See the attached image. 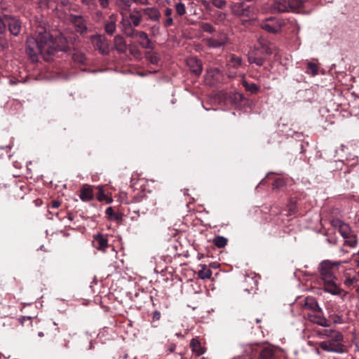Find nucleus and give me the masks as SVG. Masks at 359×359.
I'll list each match as a JSON object with an SVG mask.
<instances>
[{"label":"nucleus","mask_w":359,"mask_h":359,"mask_svg":"<svg viewBox=\"0 0 359 359\" xmlns=\"http://www.w3.org/2000/svg\"><path fill=\"white\" fill-rule=\"evenodd\" d=\"M339 231L344 238H348L353 233L348 224L341 222L339 225Z\"/></svg>","instance_id":"obj_20"},{"label":"nucleus","mask_w":359,"mask_h":359,"mask_svg":"<svg viewBox=\"0 0 359 359\" xmlns=\"http://www.w3.org/2000/svg\"><path fill=\"white\" fill-rule=\"evenodd\" d=\"M344 239V243L351 248H354L357 245L356 236L352 233L351 235Z\"/></svg>","instance_id":"obj_26"},{"label":"nucleus","mask_w":359,"mask_h":359,"mask_svg":"<svg viewBox=\"0 0 359 359\" xmlns=\"http://www.w3.org/2000/svg\"><path fill=\"white\" fill-rule=\"evenodd\" d=\"M131 53L135 55H140V53L138 51V50H131Z\"/></svg>","instance_id":"obj_45"},{"label":"nucleus","mask_w":359,"mask_h":359,"mask_svg":"<svg viewBox=\"0 0 359 359\" xmlns=\"http://www.w3.org/2000/svg\"><path fill=\"white\" fill-rule=\"evenodd\" d=\"M60 2L63 6L69 5V0H60Z\"/></svg>","instance_id":"obj_44"},{"label":"nucleus","mask_w":359,"mask_h":359,"mask_svg":"<svg viewBox=\"0 0 359 359\" xmlns=\"http://www.w3.org/2000/svg\"><path fill=\"white\" fill-rule=\"evenodd\" d=\"M213 243L217 248H222L226 245L227 239L223 236H218L213 239Z\"/></svg>","instance_id":"obj_25"},{"label":"nucleus","mask_w":359,"mask_h":359,"mask_svg":"<svg viewBox=\"0 0 359 359\" xmlns=\"http://www.w3.org/2000/svg\"><path fill=\"white\" fill-rule=\"evenodd\" d=\"M99 1V3L100 4V6L105 8H107L108 6H109V0H98Z\"/></svg>","instance_id":"obj_34"},{"label":"nucleus","mask_w":359,"mask_h":359,"mask_svg":"<svg viewBox=\"0 0 359 359\" xmlns=\"http://www.w3.org/2000/svg\"><path fill=\"white\" fill-rule=\"evenodd\" d=\"M93 243L95 248L100 251L105 252L107 248H108V240L107 236L98 233L95 235L93 237Z\"/></svg>","instance_id":"obj_8"},{"label":"nucleus","mask_w":359,"mask_h":359,"mask_svg":"<svg viewBox=\"0 0 359 359\" xmlns=\"http://www.w3.org/2000/svg\"><path fill=\"white\" fill-rule=\"evenodd\" d=\"M316 353H317L318 355H320V351H319L318 349H316Z\"/></svg>","instance_id":"obj_50"},{"label":"nucleus","mask_w":359,"mask_h":359,"mask_svg":"<svg viewBox=\"0 0 359 359\" xmlns=\"http://www.w3.org/2000/svg\"><path fill=\"white\" fill-rule=\"evenodd\" d=\"M6 26H7V22H6V16H4L3 18H0V34L5 32Z\"/></svg>","instance_id":"obj_31"},{"label":"nucleus","mask_w":359,"mask_h":359,"mask_svg":"<svg viewBox=\"0 0 359 359\" xmlns=\"http://www.w3.org/2000/svg\"><path fill=\"white\" fill-rule=\"evenodd\" d=\"M304 307V309L310 310L311 311V313L316 311H318L319 313L321 312V309L318 302L314 298L311 297H308L305 299Z\"/></svg>","instance_id":"obj_13"},{"label":"nucleus","mask_w":359,"mask_h":359,"mask_svg":"<svg viewBox=\"0 0 359 359\" xmlns=\"http://www.w3.org/2000/svg\"><path fill=\"white\" fill-rule=\"evenodd\" d=\"M226 41H227V38L225 34H222L219 36V39H208V41H207L208 45L212 48L220 47V46H223L224 44H225L226 43Z\"/></svg>","instance_id":"obj_15"},{"label":"nucleus","mask_w":359,"mask_h":359,"mask_svg":"<svg viewBox=\"0 0 359 359\" xmlns=\"http://www.w3.org/2000/svg\"><path fill=\"white\" fill-rule=\"evenodd\" d=\"M187 65L192 72L196 75H199L202 72V64L200 60L196 57H190L187 60Z\"/></svg>","instance_id":"obj_12"},{"label":"nucleus","mask_w":359,"mask_h":359,"mask_svg":"<svg viewBox=\"0 0 359 359\" xmlns=\"http://www.w3.org/2000/svg\"><path fill=\"white\" fill-rule=\"evenodd\" d=\"M279 12H285L286 11L285 8H278Z\"/></svg>","instance_id":"obj_46"},{"label":"nucleus","mask_w":359,"mask_h":359,"mask_svg":"<svg viewBox=\"0 0 359 359\" xmlns=\"http://www.w3.org/2000/svg\"><path fill=\"white\" fill-rule=\"evenodd\" d=\"M6 22L11 34L18 36L21 30V24L19 20L11 16H6Z\"/></svg>","instance_id":"obj_7"},{"label":"nucleus","mask_w":359,"mask_h":359,"mask_svg":"<svg viewBox=\"0 0 359 359\" xmlns=\"http://www.w3.org/2000/svg\"><path fill=\"white\" fill-rule=\"evenodd\" d=\"M283 25V20L276 18H270L262 22L261 27L268 32L276 34L280 32Z\"/></svg>","instance_id":"obj_4"},{"label":"nucleus","mask_w":359,"mask_h":359,"mask_svg":"<svg viewBox=\"0 0 359 359\" xmlns=\"http://www.w3.org/2000/svg\"><path fill=\"white\" fill-rule=\"evenodd\" d=\"M212 4L217 8H222L225 5L224 0H212Z\"/></svg>","instance_id":"obj_32"},{"label":"nucleus","mask_w":359,"mask_h":359,"mask_svg":"<svg viewBox=\"0 0 359 359\" xmlns=\"http://www.w3.org/2000/svg\"><path fill=\"white\" fill-rule=\"evenodd\" d=\"M201 28L205 32L212 33L214 31L212 26L209 23H203Z\"/></svg>","instance_id":"obj_30"},{"label":"nucleus","mask_w":359,"mask_h":359,"mask_svg":"<svg viewBox=\"0 0 359 359\" xmlns=\"http://www.w3.org/2000/svg\"><path fill=\"white\" fill-rule=\"evenodd\" d=\"M91 42L93 46L102 53L105 54L108 52V43L104 36L100 35L93 36L91 38Z\"/></svg>","instance_id":"obj_6"},{"label":"nucleus","mask_w":359,"mask_h":359,"mask_svg":"<svg viewBox=\"0 0 359 359\" xmlns=\"http://www.w3.org/2000/svg\"><path fill=\"white\" fill-rule=\"evenodd\" d=\"M146 57L152 64H157L159 60L158 55L152 52H147L146 54Z\"/></svg>","instance_id":"obj_28"},{"label":"nucleus","mask_w":359,"mask_h":359,"mask_svg":"<svg viewBox=\"0 0 359 359\" xmlns=\"http://www.w3.org/2000/svg\"><path fill=\"white\" fill-rule=\"evenodd\" d=\"M114 43L116 49L119 52H123L126 50V43L122 36H116L114 38Z\"/></svg>","instance_id":"obj_22"},{"label":"nucleus","mask_w":359,"mask_h":359,"mask_svg":"<svg viewBox=\"0 0 359 359\" xmlns=\"http://www.w3.org/2000/svg\"><path fill=\"white\" fill-rule=\"evenodd\" d=\"M78 22L82 21V18L81 17H79L77 18Z\"/></svg>","instance_id":"obj_51"},{"label":"nucleus","mask_w":359,"mask_h":359,"mask_svg":"<svg viewBox=\"0 0 359 359\" xmlns=\"http://www.w3.org/2000/svg\"><path fill=\"white\" fill-rule=\"evenodd\" d=\"M253 63H255L257 66H262L264 64V60L262 57H257Z\"/></svg>","instance_id":"obj_36"},{"label":"nucleus","mask_w":359,"mask_h":359,"mask_svg":"<svg viewBox=\"0 0 359 359\" xmlns=\"http://www.w3.org/2000/svg\"><path fill=\"white\" fill-rule=\"evenodd\" d=\"M81 2L87 6H91L94 4V0H81Z\"/></svg>","instance_id":"obj_38"},{"label":"nucleus","mask_w":359,"mask_h":359,"mask_svg":"<svg viewBox=\"0 0 359 359\" xmlns=\"http://www.w3.org/2000/svg\"><path fill=\"white\" fill-rule=\"evenodd\" d=\"M60 203L58 201H53L52 202V207L54 208H57L60 206Z\"/></svg>","instance_id":"obj_42"},{"label":"nucleus","mask_w":359,"mask_h":359,"mask_svg":"<svg viewBox=\"0 0 359 359\" xmlns=\"http://www.w3.org/2000/svg\"><path fill=\"white\" fill-rule=\"evenodd\" d=\"M38 335H39V337H43V332H39Z\"/></svg>","instance_id":"obj_48"},{"label":"nucleus","mask_w":359,"mask_h":359,"mask_svg":"<svg viewBox=\"0 0 359 359\" xmlns=\"http://www.w3.org/2000/svg\"><path fill=\"white\" fill-rule=\"evenodd\" d=\"M307 72L313 76L318 74V68L317 65L312 62H309L307 65Z\"/></svg>","instance_id":"obj_29"},{"label":"nucleus","mask_w":359,"mask_h":359,"mask_svg":"<svg viewBox=\"0 0 359 359\" xmlns=\"http://www.w3.org/2000/svg\"><path fill=\"white\" fill-rule=\"evenodd\" d=\"M161 314L159 312L156 311L154 314V319L158 320L160 318Z\"/></svg>","instance_id":"obj_43"},{"label":"nucleus","mask_w":359,"mask_h":359,"mask_svg":"<svg viewBox=\"0 0 359 359\" xmlns=\"http://www.w3.org/2000/svg\"><path fill=\"white\" fill-rule=\"evenodd\" d=\"M198 276L201 279H209L212 276V271L205 265H203L198 272Z\"/></svg>","instance_id":"obj_21"},{"label":"nucleus","mask_w":359,"mask_h":359,"mask_svg":"<svg viewBox=\"0 0 359 359\" xmlns=\"http://www.w3.org/2000/svg\"><path fill=\"white\" fill-rule=\"evenodd\" d=\"M241 64H242V60L241 57H236V56H231L229 66L230 67H232L233 68L237 69L241 66Z\"/></svg>","instance_id":"obj_27"},{"label":"nucleus","mask_w":359,"mask_h":359,"mask_svg":"<svg viewBox=\"0 0 359 359\" xmlns=\"http://www.w3.org/2000/svg\"><path fill=\"white\" fill-rule=\"evenodd\" d=\"M341 262L323 260L318 266V271L323 282L325 291L333 295L341 294V289L337 283V275Z\"/></svg>","instance_id":"obj_2"},{"label":"nucleus","mask_w":359,"mask_h":359,"mask_svg":"<svg viewBox=\"0 0 359 359\" xmlns=\"http://www.w3.org/2000/svg\"><path fill=\"white\" fill-rule=\"evenodd\" d=\"M173 11L171 8L166 7L163 10V18L162 20V25L167 28L174 25V17L172 15Z\"/></svg>","instance_id":"obj_11"},{"label":"nucleus","mask_w":359,"mask_h":359,"mask_svg":"<svg viewBox=\"0 0 359 359\" xmlns=\"http://www.w3.org/2000/svg\"><path fill=\"white\" fill-rule=\"evenodd\" d=\"M212 72L213 73L215 72V73L218 74L219 73V70L217 69H215Z\"/></svg>","instance_id":"obj_49"},{"label":"nucleus","mask_w":359,"mask_h":359,"mask_svg":"<svg viewBox=\"0 0 359 359\" xmlns=\"http://www.w3.org/2000/svg\"><path fill=\"white\" fill-rule=\"evenodd\" d=\"M255 58H257L255 57V50L250 51L248 53V57L249 62L253 63V61H255Z\"/></svg>","instance_id":"obj_33"},{"label":"nucleus","mask_w":359,"mask_h":359,"mask_svg":"<svg viewBox=\"0 0 359 359\" xmlns=\"http://www.w3.org/2000/svg\"><path fill=\"white\" fill-rule=\"evenodd\" d=\"M174 8L175 10L176 15L181 17L186 14V11H187L186 6H185L184 4H183L182 2H181V1L176 2L175 4Z\"/></svg>","instance_id":"obj_23"},{"label":"nucleus","mask_w":359,"mask_h":359,"mask_svg":"<svg viewBox=\"0 0 359 359\" xmlns=\"http://www.w3.org/2000/svg\"><path fill=\"white\" fill-rule=\"evenodd\" d=\"M79 27V31L81 32H83L84 31L86 30V27H85V25H78Z\"/></svg>","instance_id":"obj_41"},{"label":"nucleus","mask_w":359,"mask_h":359,"mask_svg":"<svg viewBox=\"0 0 359 359\" xmlns=\"http://www.w3.org/2000/svg\"><path fill=\"white\" fill-rule=\"evenodd\" d=\"M142 13L139 11H133L129 15V18L134 27H137L142 21Z\"/></svg>","instance_id":"obj_19"},{"label":"nucleus","mask_w":359,"mask_h":359,"mask_svg":"<svg viewBox=\"0 0 359 359\" xmlns=\"http://www.w3.org/2000/svg\"><path fill=\"white\" fill-rule=\"evenodd\" d=\"M260 320L259 319H256V322L259 323Z\"/></svg>","instance_id":"obj_52"},{"label":"nucleus","mask_w":359,"mask_h":359,"mask_svg":"<svg viewBox=\"0 0 359 359\" xmlns=\"http://www.w3.org/2000/svg\"><path fill=\"white\" fill-rule=\"evenodd\" d=\"M243 86L245 87V90L252 94L257 93L259 91V86L253 83H249L246 81H243Z\"/></svg>","instance_id":"obj_24"},{"label":"nucleus","mask_w":359,"mask_h":359,"mask_svg":"<svg viewBox=\"0 0 359 359\" xmlns=\"http://www.w3.org/2000/svg\"><path fill=\"white\" fill-rule=\"evenodd\" d=\"M55 50H65L55 41L52 36L47 32H40L35 39L32 36L27 39L26 52L32 60H36L38 54H41L46 60Z\"/></svg>","instance_id":"obj_1"},{"label":"nucleus","mask_w":359,"mask_h":359,"mask_svg":"<svg viewBox=\"0 0 359 359\" xmlns=\"http://www.w3.org/2000/svg\"><path fill=\"white\" fill-rule=\"evenodd\" d=\"M106 214L109 216L110 217H112L114 215V210L111 207H109L106 210Z\"/></svg>","instance_id":"obj_37"},{"label":"nucleus","mask_w":359,"mask_h":359,"mask_svg":"<svg viewBox=\"0 0 359 359\" xmlns=\"http://www.w3.org/2000/svg\"><path fill=\"white\" fill-rule=\"evenodd\" d=\"M307 318L311 322L320 326L327 327L329 325L327 320L323 316L322 311L320 313L318 311L309 313Z\"/></svg>","instance_id":"obj_9"},{"label":"nucleus","mask_w":359,"mask_h":359,"mask_svg":"<svg viewBox=\"0 0 359 359\" xmlns=\"http://www.w3.org/2000/svg\"><path fill=\"white\" fill-rule=\"evenodd\" d=\"M355 280V278H348L345 280L344 284L347 286H350L354 283Z\"/></svg>","instance_id":"obj_35"},{"label":"nucleus","mask_w":359,"mask_h":359,"mask_svg":"<svg viewBox=\"0 0 359 359\" xmlns=\"http://www.w3.org/2000/svg\"><path fill=\"white\" fill-rule=\"evenodd\" d=\"M235 74H236L235 72H229V77H233Z\"/></svg>","instance_id":"obj_47"},{"label":"nucleus","mask_w":359,"mask_h":359,"mask_svg":"<svg viewBox=\"0 0 359 359\" xmlns=\"http://www.w3.org/2000/svg\"><path fill=\"white\" fill-rule=\"evenodd\" d=\"M116 16L115 15H111L105 24V31L112 34L116 30Z\"/></svg>","instance_id":"obj_18"},{"label":"nucleus","mask_w":359,"mask_h":359,"mask_svg":"<svg viewBox=\"0 0 359 359\" xmlns=\"http://www.w3.org/2000/svg\"><path fill=\"white\" fill-rule=\"evenodd\" d=\"M128 36L136 38L138 40L139 44L144 48L152 49L153 45L151 40L149 39L148 34L142 31L133 30L131 33L128 34Z\"/></svg>","instance_id":"obj_5"},{"label":"nucleus","mask_w":359,"mask_h":359,"mask_svg":"<svg viewBox=\"0 0 359 359\" xmlns=\"http://www.w3.org/2000/svg\"><path fill=\"white\" fill-rule=\"evenodd\" d=\"M275 355V350L270 346H265L260 351L259 359H272Z\"/></svg>","instance_id":"obj_16"},{"label":"nucleus","mask_w":359,"mask_h":359,"mask_svg":"<svg viewBox=\"0 0 359 359\" xmlns=\"http://www.w3.org/2000/svg\"><path fill=\"white\" fill-rule=\"evenodd\" d=\"M80 198L82 201L88 202L93 198V193L91 187L84 186L81 190Z\"/></svg>","instance_id":"obj_14"},{"label":"nucleus","mask_w":359,"mask_h":359,"mask_svg":"<svg viewBox=\"0 0 359 359\" xmlns=\"http://www.w3.org/2000/svg\"><path fill=\"white\" fill-rule=\"evenodd\" d=\"M283 184V181L282 180H278L275 181L273 186L275 187H278L280 186H282Z\"/></svg>","instance_id":"obj_39"},{"label":"nucleus","mask_w":359,"mask_h":359,"mask_svg":"<svg viewBox=\"0 0 359 359\" xmlns=\"http://www.w3.org/2000/svg\"><path fill=\"white\" fill-rule=\"evenodd\" d=\"M133 1L143 5L148 4V0H133Z\"/></svg>","instance_id":"obj_40"},{"label":"nucleus","mask_w":359,"mask_h":359,"mask_svg":"<svg viewBox=\"0 0 359 359\" xmlns=\"http://www.w3.org/2000/svg\"><path fill=\"white\" fill-rule=\"evenodd\" d=\"M330 339L321 341L320 347L325 351L342 353L344 352V337L339 332L330 331Z\"/></svg>","instance_id":"obj_3"},{"label":"nucleus","mask_w":359,"mask_h":359,"mask_svg":"<svg viewBox=\"0 0 359 359\" xmlns=\"http://www.w3.org/2000/svg\"><path fill=\"white\" fill-rule=\"evenodd\" d=\"M142 13L153 22H158L161 17V13L156 7L144 8L142 10Z\"/></svg>","instance_id":"obj_10"},{"label":"nucleus","mask_w":359,"mask_h":359,"mask_svg":"<svg viewBox=\"0 0 359 359\" xmlns=\"http://www.w3.org/2000/svg\"><path fill=\"white\" fill-rule=\"evenodd\" d=\"M190 346L192 351L198 356H200L205 353V348L196 339H193L191 341Z\"/></svg>","instance_id":"obj_17"}]
</instances>
